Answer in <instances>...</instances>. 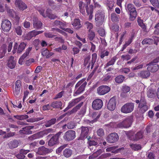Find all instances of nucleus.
<instances>
[{
	"instance_id": "f257e3e1",
	"label": "nucleus",
	"mask_w": 159,
	"mask_h": 159,
	"mask_svg": "<svg viewBox=\"0 0 159 159\" xmlns=\"http://www.w3.org/2000/svg\"><path fill=\"white\" fill-rule=\"evenodd\" d=\"M85 79H83L79 81L76 84L75 87L74 95L76 96L83 92L85 86L87 85V82L85 81Z\"/></svg>"
},
{
	"instance_id": "f03ea898",
	"label": "nucleus",
	"mask_w": 159,
	"mask_h": 159,
	"mask_svg": "<svg viewBox=\"0 0 159 159\" xmlns=\"http://www.w3.org/2000/svg\"><path fill=\"white\" fill-rule=\"evenodd\" d=\"M125 9L127 11L129 12V19L131 21L134 20L137 16V11L133 5L131 4H128L125 6Z\"/></svg>"
},
{
	"instance_id": "7ed1b4c3",
	"label": "nucleus",
	"mask_w": 159,
	"mask_h": 159,
	"mask_svg": "<svg viewBox=\"0 0 159 159\" xmlns=\"http://www.w3.org/2000/svg\"><path fill=\"white\" fill-rule=\"evenodd\" d=\"M104 19V12L101 10H98L95 15V20L96 25H101Z\"/></svg>"
},
{
	"instance_id": "20e7f679",
	"label": "nucleus",
	"mask_w": 159,
	"mask_h": 159,
	"mask_svg": "<svg viewBox=\"0 0 159 159\" xmlns=\"http://www.w3.org/2000/svg\"><path fill=\"white\" fill-rule=\"evenodd\" d=\"M134 107V103H128L124 105L121 108V111L124 113H129L133 111Z\"/></svg>"
},
{
	"instance_id": "39448f33",
	"label": "nucleus",
	"mask_w": 159,
	"mask_h": 159,
	"mask_svg": "<svg viewBox=\"0 0 159 159\" xmlns=\"http://www.w3.org/2000/svg\"><path fill=\"white\" fill-rule=\"evenodd\" d=\"M76 137V133L75 131L69 130L66 132L63 136V138L67 141H70L74 139Z\"/></svg>"
},
{
	"instance_id": "423d86ee",
	"label": "nucleus",
	"mask_w": 159,
	"mask_h": 159,
	"mask_svg": "<svg viewBox=\"0 0 159 159\" xmlns=\"http://www.w3.org/2000/svg\"><path fill=\"white\" fill-rule=\"evenodd\" d=\"M39 11L44 18L48 17L51 19H54L57 17L56 15L52 14L51 10L50 9H47L45 13H44V10L43 9L39 10Z\"/></svg>"
},
{
	"instance_id": "0eeeda50",
	"label": "nucleus",
	"mask_w": 159,
	"mask_h": 159,
	"mask_svg": "<svg viewBox=\"0 0 159 159\" xmlns=\"http://www.w3.org/2000/svg\"><path fill=\"white\" fill-rule=\"evenodd\" d=\"M62 133V132H59L53 136L49 140L48 143V145L49 146H52L58 143L59 138Z\"/></svg>"
},
{
	"instance_id": "6e6552de",
	"label": "nucleus",
	"mask_w": 159,
	"mask_h": 159,
	"mask_svg": "<svg viewBox=\"0 0 159 159\" xmlns=\"http://www.w3.org/2000/svg\"><path fill=\"white\" fill-rule=\"evenodd\" d=\"M110 90V88L106 85H102L97 89V92L99 95H103L107 93Z\"/></svg>"
},
{
	"instance_id": "1a4fd4ad",
	"label": "nucleus",
	"mask_w": 159,
	"mask_h": 159,
	"mask_svg": "<svg viewBox=\"0 0 159 159\" xmlns=\"http://www.w3.org/2000/svg\"><path fill=\"white\" fill-rule=\"evenodd\" d=\"M139 112L140 114H142L145 112L148 109L146 103L144 101L143 98L140 100V103L139 104Z\"/></svg>"
},
{
	"instance_id": "9d476101",
	"label": "nucleus",
	"mask_w": 159,
	"mask_h": 159,
	"mask_svg": "<svg viewBox=\"0 0 159 159\" xmlns=\"http://www.w3.org/2000/svg\"><path fill=\"white\" fill-rule=\"evenodd\" d=\"M103 106V102L100 99H97L94 100L92 104L93 108L96 110L101 109Z\"/></svg>"
},
{
	"instance_id": "9b49d317",
	"label": "nucleus",
	"mask_w": 159,
	"mask_h": 159,
	"mask_svg": "<svg viewBox=\"0 0 159 159\" xmlns=\"http://www.w3.org/2000/svg\"><path fill=\"white\" fill-rule=\"evenodd\" d=\"M2 28L4 31L8 32L10 29L11 24L10 21L7 20H4L2 23Z\"/></svg>"
},
{
	"instance_id": "f8f14e48",
	"label": "nucleus",
	"mask_w": 159,
	"mask_h": 159,
	"mask_svg": "<svg viewBox=\"0 0 159 159\" xmlns=\"http://www.w3.org/2000/svg\"><path fill=\"white\" fill-rule=\"evenodd\" d=\"M119 139L118 136L116 133L110 134L107 137V141L110 143H113L117 141Z\"/></svg>"
},
{
	"instance_id": "ddd939ff",
	"label": "nucleus",
	"mask_w": 159,
	"mask_h": 159,
	"mask_svg": "<svg viewBox=\"0 0 159 159\" xmlns=\"http://www.w3.org/2000/svg\"><path fill=\"white\" fill-rule=\"evenodd\" d=\"M116 100L114 98L112 97L109 101L107 106V108L111 111H113L116 108Z\"/></svg>"
},
{
	"instance_id": "4468645a",
	"label": "nucleus",
	"mask_w": 159,
	"mask_h": 159,
	"mask_svg": "<svg viewBox=\"0 0 159 159\" xmlns=\"http://www.w3.org/2000/svg\"><path fill=\"white\" fill-rule=\"evenodd\" d=\"M14 57L11 56L7 63V66L11 69L14 68L16 65V61L14 60Z\"/></svg>"
},
{
	"instance_id": "2eb2a0df",
	"label": "nucleus",
	"mask_w": 159,
	"mask_h": 159,
	"mask_svg": "<svg viewBox=\"0 0 159 159\" xmlns=\"http://www.w3.org/2000/svg\"><path fill=\"white\" fill-rule=\"evenodd\" d=\"M15 5L16 7L22 10H23L27 8L26 4L20 0H16L15 2Z\"/></svg>"
},
{
	"instance_id": "dca6fc26",
	"label": "nucleus",
	"mask_w": 159,
	"mask_h": 159,
	"mask_svg": "<svg viewBox=\"0 0 159 159\" xmlns=\"http://www.w3.org/2000/svg\"><path fill=\"white\" fill-rule=\"evenodd\" d=\"M158 65L157 64H152L150 63L148 65L147 69L152 72H155L159 69Z\"/></svg>"
},
{
	"instance_id": "f3484780",
	"label": "nucleus",
	"mask_w": 159,
	"mask_h": 159,
	"mask_svg": "<svg viewBox=\"0 0 159 159\" xmlns=\"http://www.w3.org/2000/svg\"><path fill=\"white\" fill-rule=\"evenodd\" d=\"M123 121L125 125V127H129L131 126L133 121V117L132 116H128Z\"/></svg>"
},
{
	"instance_id": "a211bd4d",
	"label": "nucleus",
	"mask_w": 159,
	"mask_h": 159,
	"mask_svg": "<svg viewBox=\"0 0 159 159\" xmlns=\"http://www.w3.org/2000/svg\"><path fill=\"white\" fill-rule=\"evenodd\" d=\"M80 101V98H76L72 100L69 103L67 107L64 110V111H66L70 108L73 106L75 105L76 104L79 102Z\"/></svg>"
},
{
	"instance_id": "6ab92c4d",
	"label": "nucleus",
	"mask_w": 159,
	"mask_h": 159,
	"mask_svg": "<svg viewBox=\"0 0 159 159\" xmlns=\"http://www.w3.org/2000/svg\"><path fill=\"white\" fill-rule=\"evenodd\" d=\"M49 152L50 150L48 148L42 146L39 148L37 153L40 155H43L48 153Z\"/></svg>"
},
{
	"instance_id": "aec40b11",
	"label": "nucleus",
	"mask_w": 159,
	"mask_h": 159,
	"mask_svg": "<svg viewBox=\"0 0 159 159\" xmlns=\"http://www.w3.org/2000/svg\"><path fill=\"white\" fill-rule=\"evenodd\" d=\"M81 130L80 138L83 139L87 136L89 131V129L87 127L82 126L81 127Z\"/></svg>"
},
{
	"instance_id": "412c9836",
	"label": "nucleus",
	"mask_w": 159,
	"mask_h": 159,
	"mask_svg": "<svg viewBox=\"0 0 159 159\" xmlns=\"http://www.w3.org/2000/svg\"><path fill=\"white\" fill-rule=\"evenodd\" d=\"M33 25L35 28L39 29L42 26V23L41 21L38 20L37 18L34 17L33 19Z\"/></svg>"
},
{
	"instance_id": "4be33fe9",
	"label": "nucleus",
	"mask_w": 159,
	"mask_h": 159,
	"mask_svg": "<svg viewBox=\"0 0 159 159\" xmlns=\"http://www.w3.org/2000/svg\"><path fill=\"white\" fill-rule=\"evenodd\" d=\"M130 90V88L127 86H124L122 89V92L120 94V96L122 97H125L126 96V93L129 92Z\"/></svg>"
},
{
	"instance_id": "5701e85b",
	"label": "nucleus",
	"mask_w": 159,
	"mask_h": 159,
	"mask_svg": "<svg viewBox=\"0 0 159 159\" xmlns=\"http://www.w3.org/2000/svg\"><path fill=\"white\" fill-rule=\"evenodd\" d=\"M37 33L35 32V30L31 31L26 34L25 36V39L30 40L32 37H35L36 35V34H37Z\"/></svg>"
},
{
	"instance_id": "b1692460",
	"label": "nucleus",
	"mask_w": 159,
	"mask_h": 159,
	"mask_svg": "<svg viewBox=\"0 0 159 159\" xmlns=\"http://www.w3.org/2000/svg\"><path fill=\"white\" fill-rule=\"evenodd\" d=\"M34 127L33 126H26L22 128L23 130H20V132L24 134H32V132L30 130Z\"/></svg>"
},
{
	"instance_id": "393cba45",
	"label": "nucleus",
	"mask_w": 159,
	"mask_h": 159,
	"mask_svg": "<svg viewBox=\"0 0 159 159\" xmlns=\"http://www.w3.org/2000/svg\"><path fill=\"white\" fill-rule=\"evenodd\" d=\"M138 75L141 78H145L150 76V73L148 71H142L138 73Z\"/></svg>"
},
{
	"instance_id": "a878e982",
	"label": "nucleus",
	"mask_w": 159,
	"mask_h": 159,
	"mask_svg": "<svg viewBox=\"0 0 159 159\" xmlns=\"http://www.w3.org/2000/svg\"><path fill=\"white\" fill-rule=\"evenodd\" d=\"M102 152L103 151L101 149H99L96 152L94 153L92 155L89 156V159H93L96 158L100 154H101Z\"/></svg>"
},
{
	"instance_id": "bb28decb",
	"label": "nucleus",
	"mask_w": 159,
	"mask_h": 159,
	"mask_svg": "<svg viewBox=\"0 0 159 159\" xmlns=\"http://www.w3.org/2000/svg\"><path fill=\"white\" fill-rule=\"evenodd\" d=\"M26 44L24 42H21L19 45L18 48L17 50V52L20 53L22 52L25 49Z\"/></svg>"
},
{
	"instance_id": "cd10ccee",
	"label": "nucleus",
	"mask_w": 159,
	"mask_h": 159,
	"mask_svg": "<svg viewBox=\"0 0 159 159\" xmlns=\"http://www.w3.org/2000/svg\"><path fill=\"white\" fill-rule=\"evenodd\" d=\"M9 147L11 148H14L17 147L18 145V142L16 140L11 141L9 143Z\"/></svg>"
},
{
	"instance_id": "c85d7f7f",
	"label": "nucleus",
	"mask_w": 159,
	"mask_h": 159,
	"mask_svg": "<svg viewBox=\"0 0 159 159\" xmlns=\"http://www.w3.org/2000/svg\"><path fill=\"white\" fill-rule=\"evenodd\" d=\"M62 105L61 101H55L53 102L51 105V106L54 108H60Z\"/></svg>"
},
{
	"instance_id": "c756f323",
	"label": "nucleus",
	"mask_w": 159,
	"mask_h": 159,
	"mask_svg": "<svg viewBox=\"0 0 159 159\" xmlns=\"http://www.w3.org/2000/svg\"><path fill=\"white\" fill-rule=\"evenodd\" d=\"M153 42V39L150 38H146L142 41V43L143 45L146 44L150 45L152 44Z\"/></svg>"
},
{
	"instance_id": "7c9ffc66",
	"label": "nucleus",
	"mask_w": 159,
	"mask_h": 159,
	"mask_svg": "<svg viewBox=\"0 0 159 159\" xmlns=\"http://www.w3.org/2000/svg\"><path fill=\"white\" fill-rule=\"evenodd\" d=\"M130 146L132 149L134 151L138 150L141 148V145L139 144H130Z\"/></svg>"
},
{
	"instance_id": "2f4dec72",
	"label": "nucleus",
	"mask_w": 159,
	"mask_h": 159,
	"mask_svg": "<svg viewBox=\"0 0 159 159\" xmlns=\"http://www.w3.org/2000/svg\"><path fill=\"white\" fill-rule=\"evenodd\" d=\"M147 95L148 98H152L155 96V93L153 90L149 89L147 92Z\"/></svg>"
},
{
	"instance_id": "473e14b6",
	"label": "nucleus",
	"mask_w": 159,
	"mask_h": 159,
	"mask_svg": "<svg viewBox=\"0 0 159 159\" xmlns=\"http://www.w3.org/2000/svg\"><path fill=\"white\" fill-rule=\"evenodd\" d=\"M72 152L70 149L66 148L64 151V155L66 157H70L72 154Z\"/></svg>"
},
{
	"instance_id": "72a5a7b5",
	"label": "nucleus",
	"mask_w": 159,
	"mask_h": 159,
	"mask_svg": "<svg viewBox=\"0 0 159 159\" xmlns=\"http://www.w3.org/2000/svg\"><path fill=\"white\" fill-rule=\"evenodd\" d=\"M95 37L94 33L92 30H89L88 34V39L90 41L93 40Z\"/></svg>"
},
{
	"instance_id": "f704fd0d",
	"label": "nucleus",
	"mask_w": 159,
	"mask_h": 159,
	"mask_svg": "<svg viewBox=\"0 0 159 159\" xmlns=\"http://www.w3.org/2000/svg\"><path fill=\"white\" fill-rule=\"evenodd\" d=\"M56 121V119L54 118L48 121L45 124L46 127H49L51 125L54 124Z\"/></svg>"
},
{
	"instance_id": "c9c22d12",
	"label": "nucleus",
	"mask_w": 159,
	"mask_h": 159,
	"mask_svg": "<svg viewBox=\"0 0 159 159\" xmlns=\"http://www.w3.org/2000/svg\"><path fill=\"white\" fill-rule=\"evenodd\" d=\"M86 12L87 14L89 15V14H93V5H90L88 7V5L86 6Z\"/></svg>"
},
{
	"instance_id": "e433bc0d",
	"label": "nucleus",
	"mask_w": 159,
	"mask_h": 159,
	"mask_svg": "<svg viewBox=\"0 0 159 159\" xmlns=\"http://www.w3.org/2000/svg\"><path fill=\"white\" fill-rule=\"evenodd\" d=\"M8 41H9L8 46V52H11L12 49V44L15 41V40L14 39H11L10 38H8Z\"/></svg>"
},
{
	"instance_id": "4c0bfd02",
	"label": "nucleus",
	"mask_w": 159,
	"mask_h": 159,
	"mask_svg": "<svg viewBox=\"0 0 159 159\" xmlns=\"http://www.w3.org/2000/svg\"><path fill=\"white\" fill-rule=\"evenodd\" d=\"M83 102H80L76 107L73 108L72 110L70 112V114H71L74 112H76L78 109H79L80 107L82 105Z\"/></svg>"
},
{
	"instance_id": "58836bf2",
	"label": "nucleus",
	"mask_w": 159,
	"mask_h": 159,
	"mask_svg": "<svg viewBox=\"0 0 159 159\" xmlns=\"http://www.w3.org/2000/svg\"><path fill=\"white\" fill-rule=\"evenodd\" d=\"M79 6L80 8V12L84 14L85 13V10L84 9V5L82 2L80 1L79 2Z\"/></svg>"
},
{
	"instance_id": "ea45409f",
	"label": "nucleus",
	"mask_w": 159,
	"mask_h": 159,
	"mask_svg": "<svg viewBox=\"0 0 159 159\" xmlns=\"http://www.w3.org/2000/svg\"><path fill=\"white\" fill-rule=\"evenodd\" d=\"M15 31L16 33L19 35H21L22 33L21 27L19 26H16L15 27Z\"/></svg>"
},
{
	"instance_id": "a19ab883",
	"label": "nucleus",
	"mask_w": 159,
	"mask_h": 159,
	"mask_svg": "<svg viewBox=\"0 0 159 159\" xmlns=\"http://www.w3.org/2000/svg\"><path fill=\"white\" fill-rule=\"evenodd\" d=\"M5 7L7 9V12L8 14L11 17L14 16V14H15V13L16 12L12 9H10L8 8L7 5H6Z\"/></svg>"
},
{
	"instance_id": "79ce46f5",
	"label": "nucleus",
	"mask_w": 159,
	"mask_h": 159,
	"mask_svg": "<svg viewBox=\"0 0 159 159\" xmlns=\"http://www.w3.org/2000/svg\"><path fill=\"white\" fill-rule=\"evenodd\" d=\"M124 80V77L122 75H119L115 78V81L118 83H122Z\"/></svg>"
},
{
	"instance_id": "37998d69",
	"label": "nucleus",
	"mask_w": 159,
	"mask_h": 159,
	"mask_svg": "<svg viewBox=\"0 0 159 159\" xmlns=\"http://www.w3.org/2000/svg\"><path fill=\"white\" fill-rule=\"evenodd\" d=\"M143 138V134L142 132H140L137 133L135 135L134 138H133V140H137L139 139Z\"/></svg>"
},
{
	"instance_id": "c03bdc74",
	"label": "nucleus",
	"mask_w": 159,
	"mask_h": 159,
	"mask_svg": "<svg viewBox=\"0 0 159 159\" xmlns=\"http://www.w3.org/2000/svg\"><path fill=\"white\" fill-rule=\"evenodd\" d=\"M138 22L139 25L144 30H146V26L143 23V21L142 20L138 19Z\"/></svg>"
},
{
	"instance_id": "a18cd8bd",
	"label": "nucleus",
	"mask_w": 159,
	"mask_h": 159,
	"mask_svg": "<svg viewBox=\"0 0 159 159\" xmlns=\"http://www.w3.org/2000/svg\"><path fill=\"white\" fill-rule=\"evenodd\" d=\"M52 129H48L39 132V134L41 135V137H43L45 135L47 134L48 133H50L52 131Z\"/></svg>"
},
{
	"instance_id": "49530a36",
	"label": "nucleus",
	"mask_w": 159,
	"mask_h": 159,
	"mask_svg": "<svg viewBox=\"0 0 159 159\" xmlns=\"http://www.w3.org/2000/svg\"><path fill=\"white\" fill-rule=\"evenodd\" d=\"M14 117L16 119L19 120H23L28 118V116L27 115H16L14 116Z\"/></svg>"
},
{
	"instance_id": "de8ad7c7",
	"label": "nucleus",
	"mask_w": 159,
	"mask_h": 159,
	"mask_svg": "<svg viewBox=\"0 0 159 159\" xmlns=\"http://www.w3.org/2000/svg\"><path fill=\"white\" fill-rule=\"evenodd\" d=\"M116 60L115 57H113L109 62L106 64L105 66V67L107 68L111 65H113L116 61Z\"/></svg>"
},
{
	"instance_id": "09e8293b",
	"label": "nucleus",
	"mask_w": 159,
	"mask_h": 159,
	"mask_svg": "<svg viewBox=\"0 0 159 159\" xmlns=\"http://www.w3.org/2000/svg\"><path fill=\"white\" fill-rule=\"evenodd\" d=\"M84 26L89 30H90L93 28V27L92 24L88 21H86L84 23Z\"/></svg>"
},
{
	"instance_id": "8fccbe9b",
	"label": "nucleus",
	"mask_w": 159,
	"mask_h": 159,
	"mask_svg": "<svg viewBox=\"0 0 159 159\" xmlns=\"http://www.w3.org/2000/svg\"><path fill=\"white\" fill-rule=\"evenodd\" d=\"M41 137V135L39 134V132L37 134H33L31 136L29 137V139L31 140H33L36 139L38 138L39 136Z\"/></svg>"
},
{
	"instance_id": "3c124183",
	"label": "nucleus",
	"mask_w": 159,
	"mask_h": 159,
	"mask_svg": "<svg viewBox=\"0 0 159 159\" xmlns=\"http://www.w3.org/2000/svg\"><path fill=\"white\" fill-rule=\"evenodd\" d=\"M150 2L153 6L157 8L159 7L158 0H150Z\"/></svg>"
},
{
	"instance_id": "603ef678",
	"label": "nucleus",
	"mask_w": 159,
	"mask_h": 159,
	"mask_svg": "<svg viewBox=\"0 0 159 159\" xmlns=\"http://www.w3.org/2000/svg\"><path fill=\"white\" fill-rule=\"evenodd\" d=\"M72 25L74 26H79L80 25V20L79 19H75Z\"/></svg>"
},
{
	"instance_id": "864d4df0",
	"label": "nucleus",
	"mask_w": 159,
	"mask_h": 159,
	"mask_svg": "<svg viewBox=\"0 0 159 159\" xmlns=\"http://www.w3.org/2000/svg\"><path fill=\"white\" fill-rule=\"evenodd\" d=\"M111 19L113 21L116 22L118 20V17L115 13H113L111 14Z\"/></svg>"
},
{
	"instance_id": "5fc2aeb1",
	"label": "nucleus",
	"mask_w": 159,
	"mask_h": 159,
	"mask_svg": "<svg viewBox=\"0 0 159 159\" xmlns=\"http://www.w3.org/2000/svg\"><path fill=\"white\" fill-rule=\"evenodd\" d=\"M32 47H29L26 50L25 52L22 55L25 58H26L28 56L31 50Z\"/></svg>"
},
{
	"instance_id": "6e6d98bb",
	"label": "nucleus",
	"mask_w": 159,
	"mask_h": 159,
	"mask_svg": "<svg viewBox=\"0 0 159 159\" xmlns=\"http://www.w3.org/2000/svg\"><path fill=\"white\" fill-rule=\"evenodd\" d=\"M97 57V54L96 53H94L92 55V66L96 62Z\"/></svg>"
},
{
	"instance_id": "4d7b16f0",
	"label": "nucleus",
	"mask_w": 159,
	"mask_h": 159,
	"mask_svg": "<svg viewBox=\"0 0 159 159\" xmlns=\"http://www.w3.org/2000/svg\"><path fill=\"white\" fill-rule=\"evenodd\" d=\"M75 123L70 122L67 124V127L68 129H72L75 127Z\"/></svg>"
},
{
	"instance_id": "13d9d810",
	"label": "nucleus",
	"mask_w": 159,
	"mask_h": 159,
	"mask_svg": "<svg viewBox=\"0 0 159 159\" xmlns=\"http://www.w3.org/2000/svg\"><path fill=\"white\" fill-rule=\"evenodd\" d=\"M44 35L46 37L49 38H52L56 36L55 35L53 34L50 32L44 33Z\"/></svg>"
},
{
	"instance_id": "bf43d9fd",
	"label": "nucleus",
	"mask_w": 159,
	"mask_h": 159,
	"mask_svg": "<svg viewBox=\"0 0 159 159\" xmlns=\"http://www.w3.org/2000/svg\"><path fill=\"white\" fill-rule=\"evenodd\" d=\"M67 146V144H64L63 145L60 146L56 150V152L57 153H60L62 150Z\"/></svg>"
},
{
	"instance_id": "052dcab7",
	"label": "nucleus",
	"mask_w": 159,
	"mask_h": 159,
	"mask_svg": "<svg viewBox=\"0 0 159 159\" xmlns=\"http://www.w3.org/2000/svg\"><path fill=\"white\" fill-rule=\"evenodd\" d=\"M42 119L41 118H32L27 120V121L29 122H34L35 121H38L41 120Z\"/></svg>"
},
{
	"instance_id": "680f3d73",
	"label": "nucleus",
	"mask_w": 159,
	"mask_h": 159,
	"mask_svg": "<svg viewBox=\"0 0 159 159\" xmlns=\"http://www.w3.org/2000/svg\"><path fill=\"white\" fill-rule=\"evenodd\" d=\"M109 52L107 51H104L102 52L100 55V57L101 58H103L105 56L108 55Z\"/></svg>"
},
{
	"instance_id": "e2e57ef3",
	"label": "nucleus",
	"mask_w": 159,
	"mask_h": 159,
	"mask_svg": "<svg viewBox=\"0 0 159 159\" xmlns=\"http://www.w3.org/2000/svg\"><path fill=\"white\" fill-rule=\"evenodd\" d=\"M88 142L89 145V148L90 149V150H91V146H95L97 145L96 142L94 141L89 140V141Z\"/></svg>"
},
{
	"instance_id": "0e129e2a",
	"label": "nucleus",
	"mask_w": 159,
	"mask_h": 159,
	"mask_svg": "<svg viewBox=\"0 0 159 159\" xmlns=\"http://www.w3.org/2000/svg\"><path fill=\"white\" fill-rule=\"evenodd\" d=\"M99 34L102 36H104L105 35V31L102 28H100L98 31Z\"/></svg>"
},
{
	"instance_id": "69168bd1",
	"label": "nucleus",
	"mask_w": 159,
	"mask_h": 159,
	"mask_svg": "<svg viewBox=\"0 0 159 159\" xmlns=\"http://www.w3.org/2000/svg\"><path fill=\"white\" fill-rule=\"evenodd\" d=\"M130 69L127 68H124L120 70V71L122 72L127 74L130 71Z\"/></svg>"
},
{
	"instance_id": "338daca9",
	"label": "nucleus",
	"mask_w": 159,
	"mask_h": 159,
	"mask_svg": "<svg viewBox=\"0 0 159 159\" xmlns=\"http://www.w3.org/2000/svg\"><path fill=\"white\" fill-rule=\"evenodd\" d=\"M67 25L66 23L65 22H61L59 27L61 29L63 30H64V29H65V27H66Z\"/></svg>"
},
{
	"instance_id": "774afa93",
	"label": "nucleus",
	"mask_w": 159,
	"mask_h": 159,
	"mask_svg": "<svg viewBox=\"0 0 159 159\" xmlns=\"http://www.w3.org/2000/svg\"><path fill=\"white\" fill-rule=\"evenodd\" d=\"M30 26V22L25 21L23 23V26L25 28H29Z\"/></svg>"
}]
</instances>
